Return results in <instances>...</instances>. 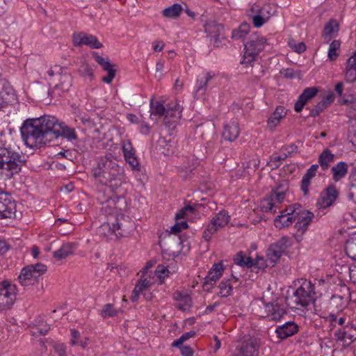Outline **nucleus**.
<instances>
[{"label": "nucleus", "mask_w": 356, "mask_h": 356, "mask_svg": "<svg viewBox=\"0 0 356 356\" xmlns=\"http://www.w3.org/2000/svg\"><path fill=\"white\" fill-rule=\"evenodd\" d=\"M58 83L55 84V88L60 89L63 92L68 91L72 86V77L67 69L63 67V71L57 78Z\"/></svg>", "instance_id": "24"}, {"label": "nucleus", "mask_w": 356, "mask_h": 356, "mask_svg": "<svg viewBox=\"0 0 356 356\" xmlns=\"http://www.w3.org/2000/svg\"><path fill=\"white\" fill-rule=\"evenodd\" d=\"M262 6L265 9L266 13L269 15L270 17L275 14L276 6L274 4L265 3L262 5Z\"/></svg>", "instance_id": "59"}, {"label": "nucleus", "mask_w": 356, "mask_h": 356, "mask_svg": "<svg viewBox=\"0 0 356 356\" xmlns=\"http://www.w3.org/2000/svg\"><path fill=\"white\" fill-rule=\"evenodd\" d=\"M266 44V39L264 37L257 34L252 35L249 40L245 44L243 58L241 63L249 65L255 60Z\"/></svg>", "instance_id": "5"}, {"label": "nucleus", "mask_w": 356, "mask_h": 356, "mask_svg": "<svg viewBox=\"0 0 356 356\" xmlns=\"http://www.w3.org/2000/svg\"><path fill=\"white\" fill-rule=\"evenodd\" d=\"M186 211H193V208L191 207H185L184 209H183L181 211H179V212L178 213H177L176 218H184V214H185Z\"/></svg>", "instance_id": "63"}, {"label": "nucleus", "mask_w": 356, "mask_h": 356, "mask_svg": "<svg viewBox=\"0 0 356 356\" xmlns=\"http://www.w3.org/2000/svg\"><path fill=\"white\" fill-rule=\"evenodd\" d=\"M289 45L294 49L295 51L298 53H302L305 51V45L303 42H299L298 44H296L293 40H289Z\"/></svg>", "instance_id": "54"}, {"label": "nucleus", "mask_w": 356, "mask_h": 356, "mask_svg": "<svg viewBox=\"0 0 356 356\" xmlns=\"http://www.w3.org/2000/svg\"><path fill=\"white\" fill-rule=\"evenodd\" d=\"M129 165L131 167L132 170L139 171L140 170V163L137 159V158L134 156L128 160L126 161Z\"/></svg>", "instance_id": "58"}, {"label": "nucleus", "mask_w": 356, "mask_h": 356, "mask_svg": "<svg viewBox=\"0 0 356 356\" xmlns=\"http://www.w3.org/2000/svg\"><path fill=\"white\" fill-rule=\"evenodd\" d=\"M166 117L168 118H175L177 120L181 118L182 107L177 100L172 101L166 106Z\"/></svg>", "instance_id": "33"}, {"label": "nucleus", "mask_w": 356, "mask_h": 356, "mask_svg": "<svg viewBox=\"0 0 356 356\" xmlns=\"http://www.w3.org/2000/svg\"><path fill=\"white\" fill-rule=\"evenodd\" d=\"M240 128L238 121L236 119H232L224 126L222 137L225 140L234 141L239 136Z\"/></svg>", "instance_id": "18"}, {"label": "nucleus", "mask_w": 356, "mask_h": 356, "mask_svg": "<svg viewBox=\"0 0 356 356\" xmlns=\"http://www.w3.org/2000/svg\"><path fill=\"white\" fill-rule=\"evenodd\" d=\"M234 264L243 267H252L254 266V260L250 257H247L242 252L236 254L234 259Z\"/></svg>", "instance_id": "39"}, {"label": "nucleus", "mask_w": 356, "mask_h": 356, "mask_svg": "<svg viewBox=\"0 0 356 356\" xmlns=\"http://www.w3.org/2000/svg\"><path fill=\"white\" fill-rule=\"evenodd\" d=\"M332 172V179L335 181H339L344 178L348 173V165L343 161L339 162L331 169Z\"/></svg>", "instance_id": "32"}, {"label": "nucleus", "mask_w": 356, "mask_h": 356, "mask_svg": "<svg viewBox=\"0 0 356 356\" xmlns=\"http://www.w3.org/2000/svg\"><path fill=\"white\" fill-rule=\"evenodd\" d=\"M63 71V67L60 65H54V67H51L48 71L47 72L48 76H49V80L53 81L54 78H58Z\"/></svg>", "instance_id": "49"}, {"label": "nucleus", "mask_w": 356, "mask_h": 356, "mask_svg": "<svg viewBox=\"0 0 356 356\" xmlns=\"http://www.w3.org/2000/svg\"><path fill=\"white\" fill-rule=\"evenodd\" d=\"M181 353L183 356H193V351L192 348L188 346H184L181 348Z\"/></svg>", "instance_id": "60"}, {"label": "nucleus", "mask_w": 356, "mask_h": 356, "mask_svg": "<svg viewBox=\"0 0 356 356\" xmlns=\"http://www.w3.org/2000/svg\"><path fill=\"white\" fill-rule=\"evenodd\" d=\"M318 89L316 87L307 88L301 94L302 97H305L306 100L309 101L313 98L317 93Z\"/></svg>", "instance_id": "52"}, {"label": "nucleus", "mask_w": 356, "mask_h": 356, "mask_svg": "<svg viewBox=\"0 0 356 356\" xmlns=\"http://www.w3.org/2000/svg\"><path fill=\"white\" fill-rule=\"evenodd\" d=\"M353 60H348L346 63V67L345 71V79L348 82L352 83L356 81V67L353 65H355L353 63Z\"/></svg>", "instance_id": "42"}, {"label": "nucleus", "mask_w": 356, "mask_h": 356, "mask_svg": "<svg viewBox=\"0 0 356 356\" xmlns=\"http://www.w3.org/2000/svg\"><path fill=\"white\" fill-rule=\"evenodd\" d=\"M346 254L353 260H356V236L349 238L345 245Z\"/></svg>", "instance_id": "40"}, {"label": "nucleus", "mask_w": 356, "mask_h": 356, "mask_svg": "<svg viewBox=\"0 0 356 356\" xmlns=\"http://www.w3.org/2000/svg\"><path fill=\"white\" fill-rule=\"evenodd\" d=\"M238 278L233 276L232 279L223 280L219 284V295L221 297L226 298L232 294L233 289V283L236 282Z\"/></svg>", "instance_id": "30"}, {"label": "nucleus", "mask_w": 356, "mask_h": 356, "mask_svg": "<svg viewBox=\"0 0 356 356\" xmlns=\"http://www.w3.org/2000/svg\"><path fill=\"white\" fill-rule=\"evenodd\" d=\"M297 146L292 144L289 146L283 147L282 148V152L285 156H291L293 153L297 152Z\"/></svg>", "instance_id": "55"}, {"label": "nucleus", "mask_w": 356, "mask_h": 356, "mask_svg": "<svg viewBox=\"0 0 356 356\" xmlns=\"http://www.w3.org/2000/svg\"><path fill=\"white\" fill-rule=\"evenodd\" d=\"M80 74L85 76L88 77L89 79H92L93 76V70L91 67L85 63H83L79 68Z\"/></svg>", "instance_id": "51"}, {"label": "nucleus", "mask_w": 356, "mask_h": 356, "mask_svg": "<svg viewBox=\"0 0 356 356\" xmlns=\"http://www.w3.org/2000/svg\"><path fill=\"white\" fill-rule=\"evenodd\" d=\"M318 168V164H314L307 169L306 173L302 177L301 181V190L305 195H307L309 192V188L311 184V180L316 175L317 170Z\"/></svg>", "instance_id": "25"}, {"label": "nucleus", "mask_w": 356, "mask_h": 356, "mask_svg": "<svg viewBox=\"0 0 356 356\" xmlns=\"http://www.w3.org/2000/svg\"><path fill=\"white\" fill-rule=\"evenodd\" d=\"M50 329L49 325L46 323H41L32 327L31 332L34 335H44Z\"/></svg>", "instance_id": "47"}, {"label": "nucleus", "mask_w": 356, "mask_h": 356, "mask_svg": "<svg viewBox=\"0 0 356 356\" xmlns=\"http://www.w3.org/2000/svg\"><path fill=\"white\" fill-rule=\"evenodd\" d=\"M122 151L123 152H132V151H134L133 147H132V145L131 143H130V141L127 140V141H124L123 142V144H122Z\"/></svg>", "instance_id": "62"}, {"label": "nucleus", "mask_w": 356, "mask_h": 356, "mask_svg": "<svg viewBox=\"0 0 356 356\" xmlns=\"http://www.w3.org/2000/svg\"><path fill=\"white\" fill-rule=\"evenodd\" d=\"M183 11L182 6L179 3H175L162 11L164 17L171 19L178 18Z\"/></svg>", "instance_id": "37"}, {"label": "nucleus", "mask_w": 356, "mask_h": 356, "mask_svg": "<svg viewBox=\"0 0 356 356\" xmlns=\"http://www.w3.org/2000/svg\"><path fill=\"white\" fill-rule=\"evenodd\" d=\"M291 245V240L288 236H282L270 245L266 251V261L270 265L274 266L280 259L283 252Z\"/></svg>", "instance_id": "11"}, {"label": "nucleus", "mask_w": 356, "mask_h": 356, "mask_svg": "<svg viewBox=\"0 0 356 356\" xmlns=\"http://www.w3.org/2000/svg\"><path fill=\"white\" fill-rule=\"evenodd\" d=\"M251 13H257L259 15L264 17L267 20H269L270 17L269 15L266 13L265 9L263 8L262 6L254 4L251 8Z\"/></svg>", "instance_id": "53"}, {"label": "nucleus", "mask_w": 356, "mask_h": 356, "mask_svg": "<svg viewBox=\"0 0 356 356\" xmlns=\"http://www.w3.org/2000/svg\"><path fill=\"white\" fill-rule=\"evenodd\" d=\"M298 330V325L293 322L289 321L278 326L275 332L280 339H284L297 333Z\"/></svg>", "instance_id": "21"}, {"label": "nucleus", "mask_w": 356, "mask_h": 356, "mask_svg": "<svg viewBox=\"0 0 356 356\" xmlns=\"http://www.w3.org/2000/svg\"><path fill=\"white\" fill-rule=\"evenodd\" d=\"M287 156H285V155L283 154V156H281V155H273L272 156V159H271V162L273 163H272V165L274 167V168H277L279 167V165H280L281 162L284 160H285V159L286 158Z\"/></svg>", "instance_id": "57"}, {"label": "nucleus", "mask_w": 356, "mask_h": 356, "mask_svg": "<svg viewBox=\"0 0 356 356\" xmlns=\"http://www.w3.org/2000/svg\"><path fill=\"white\" fill-rule=\"evenodd\" d=\"M229 219L230 216L226 211H220L211 218V221L207 225L203 233V238L206 241H209L212 236L220 228L228 224Z\"/></svg>", "instance_id": "10"}, {"label": "nucleus", "mask_w": 356, "mask_h": 356, "mask_svg": "<svg viewBox=\"0 0 356 356\" xmlns=\"http://www.w3.org/2000/svg\"><path fill=\"white\" fill-rule=\"evenodd\" d=\"M95 60L107 72L108 75L102 78V81L110 83L115 76L116 70L114 69L115 65H112L108 59H106L97 54H94Z\"/></svg>", "instance_id": "19"}, {"label": "nucleus", "mask_w": 356, "mask_h": 356, "mask_svg": "<svg viewBox=\"0 0 356 356\" xmlns=\"http://www.w3.org/2000/svg\"><path fill=\"white\" fill-rule=\"evenodd\" d=\"M224 28L222 24H216L214 22H207L205 25V31L211 38V40H214V42L218 40Z\"/></svg>", "instance_id": "26"}, {"label": "nucleus", "mask_w": 356, "mask_h": 356, "mask_svg": "<svg viewBox=\"0 0 356 356\" xmlns=\"http://www.w3.org/2000/svg\"><path fill=\"white\" fill-rule=\"evenodd\" d=\"M220 79L218 73L213 71H204L200 74L194 86L193 95L195 99L203 97L209 86L218 84Z\"/></svg>", "instance_id": "6"}, {"label": "nucleus", "mask_w": 356, "mask_h": 356, "mask_svg": "<svg viewBox=\"0 0 356 356\" xmlns=\"http://www.w3.org/2000/svg\"><path fill=\"white\" fill-rule=\"evenodd\" d=\"M150 113L151 115L156 116L159 118L164 117L165 119L168 118L166 117V106H165L161 102L154 101L153 99L150 102Z\"/></svg>", "instance_id": "36"}, {"label": "nucleus", "mask_w": 356, "mask_h": 356, "mask_svg": "<svg viewBox=\"0 0 356 356\" xmlns=\"http://www.w3.org/2000/svg\"><path fill=\"white\" fill-rule=\"evenodd\" d=\"M267 311V317L273 321H279L285 314L284 310L278 305H268Z\"/></svg>", "instance_id": "38"}, {"label": "nucleus", "mask_w": 356, "mask_h": 356, "mask_svg": "<svg viewBox=\"0 0 356 356\" xmlns=\"http://www.w3.org/2000/svg\"><path fill=\"white\" fill-rule=\"evenodd\" d=\"M335 156L328 149H325L319 155L318 163L322 170L328 169L330 164L334 161Z\"/></svg>", "instance_id": "31"}, {"label": "nucleus", "mask_w": 356, "mask_h": 356, "mask_svg": "<svg viewBox=\"0 0 356 356\" xmlns=\"http://www.w3.org/2000/svg\"><path fill=\"white\" fill-rule=\"evenodd\" d=\"M314 286L310 282L304 280L295 291L291 300L298 306L307 307L314 300Z\"/></svg>", "instance_id": "8"}, {"label": "nucleus", "mask_w": 356, "mask_h": 356, "mask_svg": "<svg viewBox=\"0 0 356 356\" xmlns=\"http://www.w3.org/2000/svg\"><path fill=\"white\" fill-rule=\"evenodd\" d=\"M47 271V266L41 263L23 268L18 276L21 285L26 286L34 284L38 278Z\"/></svg>", "instance_id": "7"}, {"label": "nucleus", "mask_w": 356, "mask_h": 356, "mask_svg": "<svg viewBox=\"0 0 356 356\" xmlns=\"http://www.w3.org/2000/svg\"><path fill=\"white\" fill-rule=\"evenodd\" d=\"M94 175L99 179L101 183L108 185L113 193L117 195H123L121 186L124 170L115 159L102 158L94 170Z\"/></svg>", "instance_id": "2"}, {"label": "nucleus", "mask_w": 356, "mask_h": 356, "mask_svg": "<svg viewBox=\"0 0 356 356\" xmlns=\"http://www.w3.org/2000/svg\"><path fill=\"white\" fill-rule=\"evenodd\" d=\"M339 195V192L334 186L328 187L322 196V207H327L331 206Z\"/></svg>", "instance_id": "29"}, {"label": "nucleus", "mask_w": 356, "mask_h": 356, "mask_svg": "<svg viewBox=\"0 0 356 356\" xmlns=\"http://www.w3.org/2000/svg\"><path fill=\"white\" fill-rule=\"evenodd\" d=\"M348 198L353 202L356 203V177L350 181Z\"/></svg>", "instance_id": "50"}, {"label": "nucleus", "mask_w": 356, "mask_h": 356, "mask_svg": "<svg viewBox=\"0 0 356 356\" xmlns=\"http://www.w3.org/2000/svg\"><path fill=\"white\" fill-rule=\"evenodd\" d=\"M353 60H348L346 63V67L345 71V79L348 82L352 83L356 81V67L353 65H355L353 63Z\"/></svg>", "instance_id": "41"}, {"label": "nucleus", "mask_w": 356, "mask_h": 356, "mask_svg": "<svg viewBox=\"0 0 356 356\" xmlns=\"http://www.w3.org/2000/svg\"><path fill=\"white\" fill-rule=\"evenodd\" d=\"M24 158L19 152L10 147H0V173L6 178H11L21 170L25 163Z\"/></svg>", "instance_id": "3"}, {"label": "nucleus", "mask_w": 356, "mask_h": 356, "mask_svg": "<svg viewBox=\"0 0 356 356\" xmlns=\"http://www.w3.org/2000/svg\"><path fill=\"white\" fill-rule=\"evenodd\" d=\"M250 15L252 17V24H253L254 26L256 28H260L266 22H267L268 21L266 18L259 15L257 13H251Z\"/></svg>", "instance_id": "48"}, {"label": "nucleus", "mask_w": 356, "mask_h": 356, "mask_svg": "<svg viewBox=\"0 0 356 356\" xmlns=\"http://www.w3.org/2000/svg\"><path fill=\"white\" fill-rule=\"evenodd\" d=\"M338 31V23L336 20L331 19L328 22L324 28L323 37L325 40L329 41L332 37L335 36Z\"/></svg>", "instance_id": "34"}, {"label": "nucleus", "mask_w": 356, "mask_h": 356, "mask_svg": "<svg viewBox=\"0 0 356 356\" xmlns=\"http://www.w3.org/2000/svg\"><path fill=\"white\" fill-rule=\"evenodd\" d=\"M296 204L287 207L280 212L274 220V225L278 229H282L291 225L295 221Z\"/></svg>", "instance_id": "16"}, {"label": "nucleus", "mask_w": 356, "mask_h": 356, "mask_svg": "<svg viewBox=\"0 0 356 356\" xmlns=\"http://www.w3.org/2000/svg\"><path fill=\"white\" fill-rule=\"evenodd\" d=\"M254 265L257 266L259 268H264L266 266L265 264L264 258L259 256H257L254 261Z\"/></svg>", "instance_id": "61"}, {"label": "nucleus", "mask_w": 356, "mask_h": 356, "mask_svg": "<svg viewBox=\"0 0 356 356\" xmlns=\"http://www.w3.org/2000/svg\"><path fill=\"white\" fill-rule=\"evenodd\" d=\"M16 204L11 196L6 193H0V219L10 218L15 216Z\"/></svg>", "instance_id": "15"}, {"label": "nucleus", "mask_w": 356, "mask_h": 356, "mask_svg": "<svg viewBox=\"0 0 356 356\" xmlns=\"http://www.w3.org/2000/svg\"><path fill=\"white\" fill-rule=\"evenodd\" d=\"M169 275V270L166 266L163 265H158L156 267L154 274L152 273V277H155V282L157 280H159L160 284H161L163 280L168 277Z\"/></svg>", "instance_id": "44"}, {"label": "nucleus", "mask_w": 356, "mask_h": 356, "mask_svg": "<svg viewBox=\"0 0 356 356\" xmlns=\"http://www.w3.org/2000/svg\"><path fill=\"white\" fill-rule=\"evenodd\" d=\"M334 96L332 93L327 94L311 111L310 115L315 117L319 115V113L323 111L334 101Z\"/></svg>", "instance_id": "27"}, {"label": "nucleus", "mask_w": 356, "mask_h": 356, "mask_svg": "<svg viewBox=\"0 0 356 356\" xmlns=\"http://www.w3.org/2000/svg\"><path fill=\"white\" fill-rule=\"evenodd\" d=\"M154 283V277H152L147 273L145 275L143 273L134 287L131 300L133 302H136L138 300L140 294H144L145 298L147 300H150L152 298V295L151 293L148 292V289Z\"/></svg>", "instance_id": "12"}, {"label": "nucleus", "mask_w": 356, "mask_h": 356, "mask_svg": "<svg viewBox=\"0 0 356 356\" xmlns=\"http://www.w3.org/2000/svg\"><path fill=\"white\" fill-rule=\"evenodd\" d=\"M250 26L248 23H242L239 27L233 30L232 37L235 40L244 38L250 31Z\"/></svg>", "instance_id": "43"}, {"label": "nucleus", "mask_w": 356, "mask_h": 356, "mask_svg": "<svg viewBox=\"0 0 356 356\" xmlns=\"http://www.w3.org/2000/svg\"><path fill=\"white\" fill-rule=\"evenodd\" d=\"M223 270L222 263L214 264L205 278L204 285H213L222 276Z\"/></svg>", "instance_id": "22"}, {"label": "nucleus", "mask_w": 356, "mask_h": 356, "mask_svg": "<svg viewBox=\"0 0 356 356\" xmlns=\"http://www.w3.org/2000/svg\"><path fill=\"white\" fill-rule=\"evenodd\" d=\"M159 150L165 156L173 154L176 150V141L166 140L165 138H161L158 140Z\"/></svg>", "instance_id": "28"}, {"label": "nucleus", "mask_w": 356, "mask_h": 356, "mask_svg": "<svg viewBox=\"0 0 356 356\" xmlns=\"http://www.w3.org/2000/svg\"><path fill=\"white\" fill-rule=\"evenodd\" d=\"M16 298V286L10 284L8 281L1 282L0 289V310L10 308L14 304Z\"/></svg>", "instance_id": "14"}, {"label": "nucleus", "mask_w": 356, "mask_h": 356, "mask_svg": "<svg viewBox=\"0 0 356 356\" xmlns=\"http://www.w3.org/2000/svg\"><path fill=\"white\" fill-rule=\"evenodd\" d=\"M307 102L305 97H302L300 95L295 104L294 110L298 113L300 112Z\"/></svg>", "instance_id": "56"}, {"label": "nucleus", "mask_w": 356, "mask_h": 356, "mask_svg": "<svg viewBox=\"0 0 356 356\" xmlns=\"http://www.w3.org/2000/svg\"><path fill=\"white\" fill-rule=\"evenodd\" d=\"M20 131L22 140L31 148L44 145L60 136L69 140L77 137L73 129L65 126L51 115L25 120Z\"/></svg>", "instance_id": "1"}, {"label": "nucleus", "mask_w": 356, "mask_h": 356, "mask_svg": "<svg viewBox=\"0 0 356 356\" xmlns=\"http://www.w3.org/2000/svg\"><path fill=\"white\" fill-rule=\"evenodd\" d=\"M73 42L75 46L87 45L93 49H99L102 44L92 35L79 33L73 35Z\"/></svg>", "instance_id": "17"}, {"label": "nucleus", "mask_w": 356, "mask_h": 356, "mask_svg": "<svg viewBox=\"0 0 356 356\" xmlns=\"http://www.w3.org/2000/svg\"><path fill=\"white\" fill-rule=\"evenodd\" d=\"M287 110L284 106H277L267 120L268 127L270 130H273L285 118Z\"/></svg>", "instance_id": "20"}, {"label": "nucleus", "mask_w": 356, "mask_h": 356, "mask_svg": "<svg viewBox=\"0 0 356 356\" xmlns=\"http://www.w3.org/2000/svg\"><path fill=\"white\" fill-rule=\"evenodd\" d=\"M340 42L339 40H334L330 44L327 56L330 60H334L339 56L337 50L340 47Z\"/></svg>", "instance_id": "46"}, {"label": "nucleus", "mask_w": 356, "mask_h": 356, "mask_svg": "<svg viewBox=\"0 0 356 356\" xmlns=\"http://www.w3.org/2000/svg\"><path fill=\"white\" fill-rule=\"evenodd\" d=\"M164 47V44L162 41H157L154 44L153 49L155 51H161Z\"/></svg>", "instance_id": "64"}, {"label": "nucleus", "mask_w": 356, "mask_h": 356, "mask_svg": "<svg viewBox=\"0 0 356 356\" xmlns=\"http://www.w3.org/2000/svg\"><path fill=\"white\" fill-rule=\"evenodd\" d=\"M14 92L12 88L5 83H0V109L14 100Z\"/></svg>", "instance_id": "23"}, {"label": "nucleus", "mask_w": 356, "mask_h": 356, "mask_svg": "<svg viewBox=\"0 0 356 356\" xmlns=\"http://www.w3.org/2000/svg\"><path fill=\"white\" fill-rule=\"evenodd\" d=\"M134 229V222L128 216L122 214L117 215L114 220L111 219L102 225L104 234L108 237H128Z\"/></svg>", "instance_id": "4"}, {"label": "nucleus", "mask_w": 356, "mask_h": 356, "mask_svg": "<svg viewBox=\"0 0 356 356\" xmlns=\"http://www.w3.org/2000/svg\"><path fill=\"white\" fill-rule=\"evenodd\" d=\"M118 311L115 309L112 304H106L99 311V315L103 318H112L118 315Z\"/></svg>", "instance_id": "45"}, {"label": "nucleus", "mask_w": 356, "mask_h": 356, "mask_svg": "<svg viewBox=\"0 0 356 356\" xmlns=\"http://www.w3.org/2000/svg\"><path fill=\"white\" fill-rule=\"evenodd\" d=\"M296 207L295 220H296L297 222L295 225V228L296 229L295 237L297 240L300 241L302 238V236L307 231L314 215L309 211L302 209L298 204H296Z\"/></svg>", "instance_id": "9"}, {"label": "nucleus", "mask_w": 356, "mask_h": 356, "mask_svg": "<svg viewBox=\"0 0 356 356\" xmlns=\"http://www.w3.org/2000/svg\"><path fill=\"white\" fill-rule=\"evenodd\" d=\"M286 193L284 191L276 189L273 191L268 197H265L261 203L263 211L275 212L285 200Z\"/></svg>", "instance_id": "13"}, {"label": "nucleus", "mask_w": 356, "mask_h": 356, "mask_svg": "<svg viewBox=\"0 0 356 356\" xmlns=\"http://www.w3.org/2000/svg\"><path fill=\"white\" fill-rule=\"evenodd\" d=\"M74 249L75 246L73 243L63 244L58 250L54 252V257L58 260L65 259L73 253Z\"/></svg>", "instance_id": "35"}]
</instances>
